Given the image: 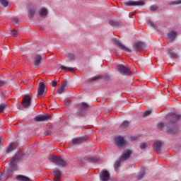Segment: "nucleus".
Returning a JSON list of instances; mask_svg holds the SVG:
<instances>
[{
  "label": "nucleus",
  "instance_id": "1",
  "mask_svg": "<svg viewBox=\"0 0 181 181\" xmlns=\"http://www.w3.org/2000/svg\"><path fill=\"white\" fill-rule=\"evenodd\" d=\"M180 118V115L168 114L165 117L166 121H168L167 132L170 135H174L176 134L177 129L173 124L178 121Z\"/></svg>",
  "mask_w": 181,
  "mask_h": 181
},
{
  "label": "nucleus",
  "instance_id": "2",
  "mask_svg": "<svg viewBox=\"0 0 181 181\" xmlns=\"http://www.w3.org/2000/svg\"><path fill=\"white\" fill-rule=\"evenodd\" d=\"M22 158V155L21 153L16 154L10 161V169L12 172H15L18 170V163Z\"/></svg>",
  "mask_w": 181,
  "mask_h": 181
},
{
  "label": "nucleus",
  "instance_id": "3",
  "mask_svg": "<svg viewBox=\"0 0 181 181\" xmlns=\"http://www.w3.org/2000/svg\"><path fill=\"white\" fill-rule=\"evenodd\" d=\"M51 160L57 165L65 168L68 165L67 161L58 156H52Z\"/></svg>",
  "mask_w": 181,
  "mask_h": 181
},
{
  "label": "nucleus",
  "instance_id": "4",
  "mask_svg": "<svg viewBox=\"0 0 181 181\" xmlns=\"http://www.w3.org/2000/svg\"><path fill=\"white\" fill-rule=\"evenodd\" d=\"M117 68L119 72L123 76H128L132 74L127 65L124 66L122 64H119Z\"/></svg>",
  "mask_w": 181,
  "mask_h": 181
},
{
  "label": "nucleus",
  "instance_id": "5",
  "mask_svg": "<svg viewBox=\"0 0 181 181\" xmlns=\"http://www.w3.org/2000/svg\"><path fill=\"white\" fill-rule=\"evenodd\" d=\"M47 91V88L45 86V82L41 81L39 83L38 88H37V97L40 98V97H42V95H45Z\"/></svg>",
  "mask_w": 181,
  "mask_h": 181
},
{
  "label": "nucleus",
  "instance_id": "6",
  "mask_svg": "<svg viewBox=\"0 0 181 181\" xmlns=\"http://www.w3.org/2000/svg\"><path fill=\"white\" fill-rule=\"evenodd\" d=\"M112 42L117 45L119 48H120L121 49H122L123 51H125L127 52H131L132 50L130 49H129L127 47H126L124 45H123L122 43H121L119 42V40H118L116 38H114L112 40Z\"/></svg>",
  "mask_w": 181,
  "mask_h": 181
},
{
  "label": "nucleus",
  "instance_id": "7",
  "mask_svg": "<svg viewBox=\"0 0 181 181\" xmlns=\"http://www.w3.org/2000/svg\"><path fill=\"white\" fill-rule=\"evenodd\" d=\"M132 154V151L131 150H129V149L125 150L122 153L121 156L119 157V161L120 162H124V161L127 160L128 159H129Z\"/></svg>",
  "mask_w": 181,
  "mask_h": 181
},
{
  "label": "nucleus",
  "instance_id": "8",
  "mask_svg": "<svg viewBox=\"0 0 181 181\" xmlns=\"http://www.w3.org/2000/svg\"><path fill=\"white\" fill-rule=\"evenodd\" d=\"M22 105L23 108H29L31 105V97L29 95H25L23 98Z\"/></svg>",
  "mask_w": 181,
  "mask_h": 181
},
{
  "label": "nucleus",
  "instance_id": "9",
  "mask_svg": "<svg viewBox=\"0 0 181 181\" xmlns=\"http://www.w3.org/2000/svg\"><path fill=\"white\" fill-rule=\"evenodd\" d=\"M110 175L107 170H102L100 173V178L101 181H108L110 180Z\"/></svg>",
  "mask_w": 181,
  "mask_h": 181
},
{
  "label": "nucleus",
  "instance_id": "10",
  "mask_svg": "<svg viewBox=\"0 0 181 181\" xmlns=\"http://www.w3.org/2000/svg\"><path fill=\"white\" fill-rule=\"evenodd\" d=\"M124 4L127 6H144L145 4L144 1H125Z\"/></svg>",
  "mask_w": 181,
  "mask_h": 181
},
{
  "label": "nucleus",
  "instance_id": "11",
  "mask_svg": "<svg viewBox=\"0 0 181 181\" xmlns=\"http://www.w3.org/2000/svg\"><path fill=\"white\" fill-rule=\"evenodd\" d=\"M91 107H92V105L90 104L85 103V102H82L79 105V108H80L81 112H86V111H88V110L91 108Z\"/></svg>",
  "mask_w": 181,
  "mask_h": 181
},
{
  "label": "nucleus",
  "instance_id": "12",
  "mask_svg": "<svg viewBox=\"0 0 181 181\" xmlns=\"http://www.w3.org/2000/svg\"><path fill=\"white\" fill-rule=\"evenodd\" d=\"M115 144L119 148H121L124 146L125 141L123 137L118 136L115 139Z\"/></svg>",
  "mask_w": 181,
  "mask_h": 181
},
{
  "label": "nucleus",
  "instance_id": "13",
  "mask_svg": "<svg viewBox=\"0 0 181 181\" xmlns=\"http://www.w3.org/2000/svg\"><path fill=\"white\" fill-rule=\"evenodd\" d=\"M54 173V181H60L62 178L61 170L58 168H54L53 170Z\"/></svg>",
  "mask_w": 181,
  "mask_h": 181
},
{
  "label": "nucleus",
  "instance_id": "14",
  "mask_svg": "<svg viewBox=\"0 0 181 181\" xmlns=\"http://www.w3.org/2000/svg\"><path fill=\"white\" fill-rule=\"evenodd\" d=\"M88 139V136H85L83 137H79V138H74L72 139V144L74 145H78L81 144L82 142H84V141H86Z\"/></svg>",
  "mask_w": 181,
  "mask_h": 181
},
{
  "label": "nucleus",
  "instance_id": "15",
  "mask_svg": "<svg viewBox=\"0 0 181 181\" xmlns=\"http://www.w3.org/2000/svg\"><path fill=\"white\" fill-rule=\"evenodd\" d=\"M50 116L49 115H37L35 117V121L37 122H40L41 121H47V119H49Z\"/></svg>",
  "mask_w": 181,
  "mask_h": 181
},
{
  "label": "nucleus",
  "instance_id": "16",
  "mask_svg": "<svg viewBox=\"0 0 181 181\" xmlns=\"http://www.w3.org/2000/svg\"><path fill=\"white\" fill-rule=\"evenodd\" d=\"M145 43L143 42H139L137 43H135L133 45V49L134 51L137 52L138 50H140L143 47H145Z\"/></svg>",
  "mask_w": 181,
  "mask_h": 181
},
{
  "label": "nucleus",
  "instance_id": "17",
  "mask_svg": "<svg viewBox=\"0 0 181 181\" xmlns=\"http://www.w3.org/2000/svg\"><path fill=\"white\" fill-rule=\"evenodd\" d=\"M34 61L33 62V65L37 67L40 65L42 59V57L40 54H36L34 57Z\"/></svg>",
  "mask_w": 181,
  "mask_h": 181
},
{
  "label": "nucleus",
  "instance_id": "18",
  "mask_svg": "<svg viewBox=\"0 0 181 181\" xmlns=\"http://www.w3.org/2000/svg\"><path fill=\"white\" fill-rule=\"evenodd\" d=\"M66 87H67V81L64 80L62 82L61 87L57 90L58 94H62Z\"/></svg>",
  "mask_w": 181,
  "mask_h": 181
},
{
  "label": "nucleus",
  "instance_id": "19",
  "mask_svg": "<svg viewBox=\"0 0 181 181\" xmlns=\"http://www.w3.org/2000/svg\"><path fill=\"white\" fill-rule=\"evenodd\" d=\"M177 33L174 31V30H172L171 32H170L168 34V38L171 40V41H173L175 40V38L177 37Z\"/></svg>",
  "mask_w": 181,
  "mask_h": 181
},
{
  "label": "nucleus",
  "instance_id": "20",
  "mask_svg": "<svg viewBox=\"0 0 181 181\" xmlns=\"http://www.w3.org/2000/svg\"><path fill=\"white\" fill-rule=\"evenodd\" d=\"M48 14V11L45 8H42L39 11V16L40 18H45Z\"/></svg>",
  "mask_w": 181,
  "mask_h": 181
},
{
  "label": "nucleus",
  "instance_id": "21",
  "mask_svg": "<svg viewBox=\"0 0 181 181\" xmlns=\"http://www.w3.org/2000/svg\"><path fill=\"white\" fill-rule=\"evenodd\" d=\"M161 146H162L161 141H156L153 144L154 151H156L157 152H160V148H161Z\"/></svg>",
  "mask_w": 181,
  "mask_h": 181
},
{
  "label": "nucleus",
  "instance_id": "22",
  "mask_svg": "<svg viewBox=\"0 0 181 181\" xmlns=\"http://www.w3.org/2000/svg\"><path fill=\"white\" fill-rule=\"evenodd\" d=\"M129 127V122L126 120L122 123V124L119 126V128L122 131H126V129H128Z\"/></svg>",
  "mask_w": 181,
  "mask_h": 181
},
{
  "label": "nucleus",
  "instance_id": "23",
  "mask_svg": "<svg viewBox=\"0 0 181 181\" xmlns=\"http://www.w3.org/2000/svg\"><path fill=\"white\" fill-rule=\"evenodd\" d=\"M16 180L18 181H32L30 178L22 175H17Z\"/></svg>",
  "mask_w": 181,
  "mask_h": 181
},
{
  "label": "nucleus",
  "instance_id": "24",
  "mask_svg": "<svg viewBox=\"0 0 181 181\" xmlns=\"http://www.w3.org/2000/svg\"><path fill=\"white\" fill-rule=\"evenodd\" d=\"M15 148H16V144H15L14 143H12L10 144V146L7 148L6 152L11 153L12 152V151L15 150Z\"/></svg>",
  "mask_w": 181,
  "mask_h": 181
},
{
  "label": "nucleus",
  "instance_id": "25",
  "mask_svg": "<svg viewBox=\"0 0 181 181\" xmlns=\"http://www.w3.org/2000/svg\"><path fill=\"white\" fill-rule=\"evenodd\" d=\"M35 8H30L28 10V17L30 18H33L34 16V15H35Z\"/></svg>",
  "mask_w": 181,
  "mask_h": 181
},
{
  "label": "nucleus",
  "instance_id": "26",
  "mask_svg": "<svg viewBox=\"0 0 181 181\" xmlns=\"http://www.w3.org/2000/svg\"><path fill=\"white\" fill-rule=\"evenodd\" d=\"M1 4L4 8H8V6H10L9 1H8V0H1Z\"/></svg>",
  "mask_w": 181,
  "mask_h": 181
},
{
  "label": "nucleus",
  "instance_id": "27",
  "mask_svg": "<svg viewBox=\"0 0 181 181\" xmlns=\"http://www.w3.org/2000/svg\"><path fill=\"white\" fill-rule=\"evenodd\" d=\"M61 69L64 71H71L73 72L74 71V69L71 68V67H66V66H61Z\"/></svg>",
  "mask_w": 181,
  "mask_h": 181
},
{
  "label": "nucleus",
  "instance_id": "28",
  "mask_svg": "<svg viewBox=\"0 0 181 181\" xmlns=\"http://www.w3.org/2000/svg\"><path fill=\"white\" fill-rule=\"evenodd\" d=\"M120 163H123V161L117 160L115 163L114 164V168L116 172H117L118 168L120 167Z\"/></svg>",
  "mask_w": 181,
  "mask_h": 181
},
{
  "label": "nucleus",
  "instance_id": "29",
  "mask_svg": "<svg viewBox=\"0 0 181 181\" xmlns=\"http://www.w3.org/2000/svg\"><path fill=\"white\" fill-rule=\"evenodd\" d=\"M102 76L100 75H97V76H95L90 78L88 79V81L89 82H92V81H96L99 78H100Z\"/></svg>",
  "mask_w": 181,
  "mask_h": 181
},
{
  "label": "nucleus",
  "instance_id": "30",
  "mask_svg": "<svg viewBox=\"0 0 181 181\" xmlns=\"http://www.w3.org/2000/svg\"><path fill=\"white\" fill-rule=\"evenodd\" d=\"M9 86V82L7 81H1V87H8Z\"/></svg>",
  "mask_w": 181,
  "mask_h": 181
},
{
  "label": "nucleus",
  "instance_id": "31",
  "mask_svg": "<svg viewBox=\"0 0 181 181\" xmlns=\"http://www.w3.org/2000/svg\"><path fill=\"white\" fill-rule=\"evenodd\" d=\"M6 108H8V105L5 103L1 104V112H4V111L6 110Z\"/></svg>",
  "mask_w": 181,
  "mask_h": 181
},
{
  "label": "nucleus",
  "instance_id": "32",
  "mask_svg": "<svg viewBox=\"0 0 181 181\" xmlns=\"http://www.w3.org/2000/svg\"><path fill=\"white\" fill-rule=\"evenodd\" d=\"M109 23H110L112 26H113V27L117 26L118 24H119V23H118L117 21H114V20H110V21H109Z\"/></svg>",
  "mask_w": 181,
  "mask_h": 181
},
{
  "label": "nucleus",
  "instance_id": "33",
  "mask_svg": "<svg viewBox=\"0 0 181 181\" xmlns=\"http://www.w3.org/2000/svg\"><path fill=\"white\" fill-rule=\"evenodd\" d=\"M165 124L163 122H159L157 124V128L159 131H162L163 128H164Z\"/></svg>",
  "mask_w": 181,
  "mask_h": 181
},
{
  "label": "nucleus",
  "instance_id": "34",
  "mask_svg": "<svg viewBox=\"0 0 181 181\" xmlns=\"http://www.w3.org/2000/svg\"><path fill=\"white\" fill-rule=\"evenodd\" d=\"M67 57L69 60H74L75 59V54L73 53H69L67 54Z\"/></svg>",
  "mask_w": 181,
  "mask_h": 181
},
{
  "label": "nucleus",
  "instance_id": "35",
  "mask_svg": "<svg viewBox=\"0 0 181 181\" xmlns=\"http://www.w3.org/2000/svg\"><path fill=\"white\" fill-rule=\"evenodd\" d=\"M11 21L13 23L16 25H18V23H19V19L18 18H13Z\"/></svg>",
  "mask_w": 181,
  "mask_h": 181
},
{
  "label": "nucleus",
  "instance_id": "36",
  "mask_svg": "<svg viewBox=\"0 0 181 181\" xmlns=\"http://www.w3.org/2000/svg\"><path fill=\"white\" fill-rule=\"evenodd\" d=\"M147 148V144L146 143H141L140 144V148L141 150H145Z\"/></svg>",
  "mask_w": 181,
  "mask_h": 181
},
{
  "label": "nucleus",
  "instance_id": "37",
  "mask_svg": "<svg viewBox=\"0 0 181 181\" xmlns=\"http://www.w3.org/2000/svg\"><path fill=\"white\" fill-rule=\"evenodd\" d=\"M102 77L107 81L110 80V76L108 74H104Z\"/></svg>",
  "mask_w": 181,
  "mask_h": 181
},
{
  "label": "nucleus",
  "instance_id": "38",
  "mask_svg": "<svg viewBox=\"0 0 181 181\" xmlns=\"http://www.w3.org/2000/svg\"><path fill=\"white\" fill-rule=\"evenodd\" d=\"M152 112H154L153 109L148 108L147 110L144 112V114H152Z\"/></svg>",
  "mask_w": 181,
  "mask_h": 181
},
{
  "label": "nucleus",
  "instance_id": "39",
  "mask_svg": "<svg viewBox=\"0 0 181 181\" xmlns=\"http://www.w3.org/2000/svg\"><path fill=\"white\" fill-rule=\"evenodd\" d=\"M150 9L152 11H156L158 9V6L156 5L151 6L150 7Z\"/></svg>",
  "mask_w": 181,
  "mask_h": 181
},
{
  "label": "nucleus",
  "instance_id": "40",
  "mask_svg": "<svg viewBox=\"0 0 181 181\" xmlns=\"http://www.w3.org/2000/svg\"><path fill=\"white\" fill-rule=\"evenodd\" d=\"M144 176V171H142V172H141L140 173H139V175H138V179L139 180H141V179H142V177Z\"/></svg>",
  "mask_w": 181,
  "mask_h": 181
},
{
  "label": "nucleus",
  "instance_id": "41",
  "mask_svg": "<svg viewBox=\"0 0 181 181\" xmlns=\"http://www.w3.org/2000/svg\"><path fill=\"white\" fill-rule=\"evenodd\" d=\"M112 108L111 107H107L105 108V112H111Z\"/></svg>",
  "mask_w": 181,
  "mask_h": 181
},
{
  "label": "nucleus",
  "instance_id": "42",
  "mask_svg": "<svg viewBox=\"0 0 181 181\" xmlns=\"http://www.w3.org/2000/svg\"><path fill=\"white\" fill-rule=\"evenodd\" d=\"M181 4V0H177V1H173L170 4L175 5V4Z\"/></svg>",
  "mask_w": 181,
  "mask_h": 181
},
{
  "label": "nucleus",
  "instance_id": "43",
  "mask_svg": "<svg viewBox=\"0 0 181 181\" xmlns=\"http://www.w3.org/2000/svg\"><path fill=\"white\" fill-rule=\"evenodd\" d=\"M16 35H18V32L16 30L11 31L12 36L16 37Z\"/></svg>",
  "mask_w": 181,
  "mask_h": 181
},
{
  "label": "nucleus",
  "instance_id": "44",
  "mask_svg": "<svg viewBox=\"0 0 181 181\" xmlns=\"http://www.w3.org/2000/svg\"><path fill=\"white\" fill-rule=\"evenodd\" d=\"M170 56L171 58H176L177 57V54L174 52H170Z\"/></svg>",
  "mask_w": 181,
  "mask_h": 181
},
{
  "label": "nucleus",
  "instance_id": "45",
  "mask_svg": "<svg viewBox=\"0 0 181 181\" xmlns=\"http://www.w3.org/2000/svg\"><path fill=\"white\" fill-rule=\"evenodd\" d=\"M57 82L56 81H52V87H57Z\"/></svg>",
  "mask_w": 181,
  "mask_h": 181
},
{
  "label": "nucleus",
  "instance_id": "46",
  "mask_svg": "<svg viewBox=\"0 0 181 181\" xmlns=\"http://www.w3.org/2000/svg\"><path fill=\"white\" fill-rule=\"evenodd\" d=\"M7 179H8V176H6V177H4V175L1 174V180L5 181V180H6Z\"/></svg>",
  "mask_w": 181,
  "mask_h": 181
},
{
  "label": "nucleus",
  "instance_id": "47",
  "mask_svg": "<svg viewBox=\"0 0 181 181\" xmlns=\"http://www.w3.org/2000/svg\"><path fill=\"white\" fill-rule=\"evenodd\" d=\"M148 114H144L143 115V118H146V117H148Z\"/></svg>",
  "mask_w": 181,
  "mask_h": 181
},
{
  "label": "nucleus",
  "instance_id": "48",
  "mask_svg": "<svg viewBox=\"0 0 181 181\" xmlns=\"http://www.w3.org/2000/svg\"><path fill=\"white\" fill-rule=\"evenodd\" d=\"M136 71H137V70H136V66H134V69H133V72H134V73H135V72H136Z\"/></svg>",
  "mask_w": 181,
  "mask_h": 181
},
{
  "label": "nucleus",
  "instance_id": "49",
  "mask_svg": "<svg viewBox=\"0 0 181 181\" xmlns=\"http://www.w3.org/2000/svg\"><path fill=\"white\" fill-rule=\"evenodd\" d=\"M150 23V24H151V25L152 26V27H154L155 26V24L153 23V22H149Z\"/></svg>",
  "mask_w": 181,
  "mask_h": 181
},
{
  "label": "nucleus",
  "instance_id": "50",
  "mask_svg": "<svg viewBox=\"0 0 181 181\" xmlns=\"http://www.w3.org/2000/svg\"><path fill=\"white\" fill-rule=\"evenodd\" d=\"M3 97H6V92H4V93H3Z\"/></svg>",
  "mask_w": 181,
  "mask_h": 181
},
{
  "label": "nucleus",
  "instance_id": "51",
  "mask_svg": "<svg viewBox=\"0 0 181 181\" xmlns=\"http://www.w3.org/2000/svg\"><path fill=\"white\" fill-rule=\"evenodd\" d=\"M66 105H69V104H70V102H66Z\"/></svg>",
  "mask_w": 181,
  "mask_h": 181
},
{
  "label": "nucleus",
  "instance_id": "52",
  "mask_svg": "<svg viewBox=\"0 0 181 181\" xmlns=\"http://www.w3.org/2000/svg\"><path fill=\"white\" fill-rule=\"evenodd\" d=\"M132 141H134L136 139L135 137H132Z\"/></svg>",
  "mask_w": 181,
  "mask_h": 181
},
{
  "label": "nucleus",
  "instance_id": "53",
  "mask_svg": "<svg viewBox=\"0 0 181 181\" xmlns=\"http://www.w3.org/2000/svg\"><path fill=\"white\" fill-rule=\"evenodd\" d=\"M45 135H49V133L48 132H45Z\"/></svg>",
  "mask_w": 181,
  "mask_h": 181
},
{
  "label": "nucleus",
  "instance_id": "54",
  "mask_svg": "<svg viewBox=\"0 0 181 181\" xmlns=\"http://www.w3.org/2000/svg\"><path fill=\"white\" fill-rule=\"evenodd\" d=\"M138 112H141V113H142V112H141V111H140V109H139V111H138Z\"/></svg>",
  "mask_w": 181,
  "mask_h": 181
},
{
  "label": "nucleus",
  "instance_id": "55",
  "mask_svg": "<svg viewBox=\"0 0 181 181\" xmlns=\"http://www.w3.org/2000/svg\"><path fill=\"white\" fill-rule=\"evenodd\" d=\"M150 62H151V63H152V61H151V60H150Z\"/></svg>",
  "mask_w": 181,
  "mask_h": 181
}]
</instances>
